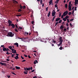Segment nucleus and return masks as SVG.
<instances>
[{"instance_id": "nucleus-1", "label": "nucleus", "mask_w": 78, "mask_h": 78, "mask_svg": "<svg viewBox=\"0 0 78 78\" xmlns=\"http://www.w3.org/2000/svg\"><path fill=\"white\" fill-rule=\"evenodd\" d=\"M14 35V34L12 33V32H9L8 33L7 36H10L11 37H12Z\"/></svg>"}, {"instance_id": "nucleus-2", "label": "nucleus", "mask_w": 78, "mask_h": 78, "mask_svg": "<svg viewBox=\"0 0 78 78\" xmlns=\"http://www.w3.org/2000/svg\"><path fill=\"white\" fill-rule=\"evenodd\" d=\"M62 37L61 36L59 38V41H60V44L61 45V44H62V42L63 41V39H62Z\"/></svg>"}, {"instance_id": "nucleus-3", "label": "nucleus", "mask_w": 78, "mask_h": 78, "mask_svg": "<svg viewBox=\"0 0 78 78\" xmlns=\"http://www.w3.org/2000/svg\"><path fill=\"white\" fill-rule=\"evenodd\" d=\"M8 23L9 24V27H10V26H11L12 23V22L10 20H8Z\"/></svg>"}, {"instance_id": "nucleus-4", "label": "nucleus", "mask_w": 78, "mask_h": 78, "mask_svg": "<svg viewBox=\"0 0 78 78\" xmlns=\"http://www.w3.org/2000/svg\"><path fill=\"white\" fill-rule=\"evenodd\" d=\"M68 11H65L63 12V16H66V15H67L68 14Z\"/></svg>"}, {"instance_id": "nucleus-5", "label": "nucleus", "mask_w": 78, "mask_h": 78, "mask_svg": "<svg viewBox=\"0 0 78 78\" xmlns=\"http://www.w3.org/2000/svg\"><path fill=\"white\" fill-rule=\"evenodd\" d=\"M12 52L13 53H16V50H15L14 48H12Z\"/></svg>"}, {"instance_id": "nucleus-6", "label": "nucleus", "mask_w": 78, "mask_h": 78, "mask_svg": "<svg viewBox=\"0 0 78 78\" xmlns=\"http://www.w3.org/2000/svg\"><path fill=\"white\" fill-rule=\"evenodd\" d=\"M16 53V56H15V59H18V58H19V57L18 56L19 54H18V53Z\"/></svg>"}, {"instance_id": "nucleus-7", "label": "nucleus", "mask_w": 78, "mask_h": 78, "mask_svg": "<svg viewBox=\"0 0 78 78\" xmlns=\"http://www.w3.org/2000/svg\"><path fill=\"white\" fill-rule=\"evenodd\" d=\"M55 13H56L55 11L54 10H53V11L52 12V16H54L55 14Z\"/></svg>"}, {"instance_id": "nucleus-8", "label": "nucleus", "mask_w": 78, "mask_h": 78, "mask_svg": "<svg viewBox=\"0 0 78 78\" xmlns=\"http://www.w3.org/2000/svg\"><path fill=\"white\" fill-rule=\"evenodd\" d=\"M60 19V17H58V18H56L55 19V21L56 22H58V21H59Z\"/></svg>"}, {"instance_id": "nucleus-9", "label": "nucleus", "mask_w": 78, "mask_h": 78, "mask_svg": "<svg viewBox=\"0 0 78 78\" xmlns=\"http://www.w3.org/2000/svg\"><path fill=\"white\" fill-rule=\"evenodd\" d=\"M6 48L5 46L4 45V48H3V50L4 51H6Z\"/></svg>"}, {"instance_id": "nucleus-10", "label": "nucleus", "mask_w": 78, "mask_h": 78, "mask_svg": "<svg viewBox=\"0 0 78 78\" xmlns=\"http://www.w3.org/2000/svg\"><path fill=\"white\" fill-rule=\"evenodd\" d=\"M11 26H12V28H15V25H14L13 23H11Z\"/></svg>"}, {"instance_id": "nucleus-11", "label": "nucleus", "mask_w": 78, "mask_h": 78, "mask_svg": "<svg viewBox=\"0 0 78 78\" xmlns=\"http://www.w3.org/2000/svg\"><path fill=\"white\" fill-rule=\"evenodd\" d=\"M69 11H70L72 10L71 6L69 5Z\"/></svg>"}, {"instance_id": "nucleus-12", "label": "nucleus", "mask_w": 78, "mask_h": 78, "mask_svg": "<svg viewBox=\"0 0 78 78\" xmlns=\"http://www.w3.org/2000/svg\"><path fill=\"white\" fill-rule=\"evenodd\" d=\"M14 44L16 45V46L17 47H19V44L18 43H17V42H16V43H14Z\"/></svg>"}, {"instance_id": "nucleus-13", "label": "nucleus", "mask_w": 78, "mask_h": 78, "mask_svg": "<svg viewBox=\"0 0 78 78\" xmlns=\"http://www.w3.org/2000/svg\"><path fill=\"white\" fill-rule=\"evenodd\" d=\"M0 64H2V65H5V66H6V63H2V62H0Z\"/></svg>"}, {"instance_id": "nucleus-14", "label": "nucleus", "mask_w": 78, "mask_h": 78, "mask_svg": "<svg viewBox=\"0 0 78 78\" xmlns=\"http://www.w3.org/2000/svg\"><path fill=\"white\" fill-rule=\"evenodd\" d=\"M60 29H63L64 28L63 25H61L60 27Z\"/></svg>"}, {"instance_id": "nucleus-15", "label": "nucleus", "mask_w": 78, "mask_h": 78, "mask_svg": "<svg viewBox=\"0 0 78 78\" xmlns=\"http://www.w3.org/2000/svg\"><path fill=\"white\" fill-rule=\"evenodd\" d=\"M77 4H78V3L77 2V0H75V5H77Z\"/></svg>"}, {"instance_id": "nucleus-16", "label": "nucleus", "mask_w": 78, "mask_h": 78, "mask_svg": "<svg viewBox=\"0 0 78 78\" xmlns=\"http://www.w3.org/2000/svg\"><path fill=\"white\" fill-rule=\"evenodd\" d=\"M8 47L9 48H10V49L11 50H12V46H9Z\"/></svg>"}, {"instance_id": "nucleus-17", "label": "nucleus", "mask_w": 78, "mask_h": 78, "mask_svg": "<svg viewBox=\"0 0 78 78\" xmlns=\"http://www.w3.org/2000/svg\"><path fill=\"white\" fill-rule=\"evenodd\" d=\"M15 67L16 69H20V67H19V66H15Z\"/></svg>"}, {"instance_id": "nucleus-18", "label": "nucleus", "mask_w": 78, "mask_h": 78, "mask_svg": "<svg viewBox=\"0 0 78 78\" xmlns=\"http://www.w3.org/2000/svg\"><path fill=\"white\" fill-rule=\"evenodd\" d=\"M50 13H51L50 11H49V12H48V17H49V16L50 15Z\"/></svg>"}, {"instance_id": "nucleus-19", "label": "nucleus", "mask_w": 78, "mask_h": 78, "mask_svg": "<svg viewBox=\"0 0 78 78\" xmlns=\"http://www.w3.org/2000/svg\"><path fill=\"white\" fill-rule=\"evenodd\" d=\"M59 49L60 50H62V49H64V47H62V46H61L59 48Z\"/></svg>"}, {"instance_id": "nucleus-20", "label": "nucleus", "mask_w": 78, "mask_h": 78, "mask_svg": "<svg viewBox=\"0 0 78 78\" xmlns=\"http://www.w3.org/2000/svg\"><path fill=\"white\" fill-rule=\"evenodd\" d=\"M62 20H63V21H66V17H65V18H63V19H62Z\"/></svg>"}, {"instance_id": "nucleus-21", "label": "nucleus", "mask_w": 78, "mask_h": 78, "mask_svg": "<svg viewBox=\"0 0 78 78\" xmlns=\"http://www.w3.org/2000/svg\"><path fill=\"white\" fill-rule=\"evenodd\" d=\"M36 62H38V61H37V60H35V61H34V63L36 64Z\"/></svg>"}, {"instance_id": "nucleus-22", "label": "nucleus", "mask_w": 78, "mask_h": 78, "mask_svg": "<svg viewBox=\"0 0 78 78\" xmlns=\"http://www.w3.org/2000/svg\"><path fill=\"white\" fill-rule=\"evenodd\" d=\"M21 39H22V41H23V40H24L25 39H27V37H26V38H20Z\"/></svg>"}, {"instance_id": "nucleus-23", "label": "nucleus", "mask_w": 78, "mask_h": 78, "mask_svg": "<svg viewBox=\"0 0 78 78\" xmlns=\"http://www.w3.org/2000/svg\"><path fill=\"white\" fill-rule=\"evenodd\" d=\"M69 17L68 16H66V19H67L68 18H69Z\"/></svg>"}, {"instance_id": "nucleus-24", "label": "nucleus", "mask_w": 78, "mask_h": 78, "mask_svg": "<svg viewBox=\"0 0 78 78\" xmlns=\"http://www.w3.org/2000/svg\"><path fill=\"white\" fill-rule=\"evenodd\" d=\"M26 70H27L28 71V70H30V68H27Z\"/></svg>"}, {"instance_id": "nucleus-25", "label": "nucleus", "mask_w": 78, "mask_h": 78, "mask_svg": "<svg viewBox=\"0 0 78 78\" xmlns=\"http://www.w3.org/2000/svg\"><path fill=\"white\" fill-rule=\"evenodd\" d=\"M20 9H21L23 8V6H22L21 5H20Z\"/></svg>"}, {"instance_id": "nucleus-26", "label": "nucleus", "mask_w": 78, "mask_h": 78, "mask_svg": "<svg viewBox=\"0 0 78 78\" xmlns=\"http://www.w3.org/2000/svg\"><path fill=\"white\" fill-rule=\"evenodd\" d=\"M67 6H68L67 4H66L65 5V7L66 8H67Z\"/></svg>"}, {"instance_id": "nucleus-27", "label": "nucleus", "mask_w": 78, "mask_h": 78, "mask_svg": "<svg viewBox=\"0 0 78 78\" xmlns=\"http://www.w3.org/2000/svg\"><path fill=\"white\" fill-rule=\"evenodd\" d=\"M62 21V20H60V19L59 20V22H58V23H61Z\"/></svg>"}, {"instance_id": "nucleus-28", "label": "nucleus", "mask_w": 78, "mask_h": 78, "mask_svg": "<svg viewBox=\"0 0 78 78\" xmlns=\"http://www.w3.org/2000/svg\"><path fill=\"white\" fill-rule=\"evenodd\" d=\"M40 2L41 5H42L43 2V1L42 0H41L40 1Z\"/></svg>"}, {"instance_id": "nucleus-29", "label": "nucleus", "mask_w": 78, "mask_h": 78, "mask_svg": "<svg viewBox=\"0 0 78 78\" xmlns=\"http://www.w3.org/2000/svg\"><path fill=\"white\" fill-rule=\"evenodd\" d=\"M22 11V9H18V12H20L21 11Z\"/></svg>"}, {"instance_id": "nucleus-30", "label": "nucleus", "mask_w": 78, "mask_h": 78, "mask_svg": "<svg viewBox=\"0 0 78 78\" xmlns=\"http://www.w3.org/2000/svg\"><path fill=\"white\" fill-rule=\"evenodd\" d=\"M67 22H68V23H69L70 21H69V19H68H68H67Z\"/></svg>"}, {"instance_id": "nucleus-31", "label": "nucleus", "mask_w": 78, "mask_h": 78, "mask_svg": "<svg viewBox=\"0 0 78 78\" xmlns=\"http://www.w3.org/2000/svg\"><path fill=\"white\" fill-rule=\"evenodd\" d=\"M14 30L15 31H16V32H18V30H17V29H16V28L15 30Z\"/></svg>"}, {"instance_id": "nucleus-32", "label": "nucleus", "mask_w": 78, "mask_h": 78, "mask_svg": "<svg viewBox=\"0 0 78 78\" xmlns=\"http://www.w3.org/2000/svg\"><path fill=\"white\" fill-rule=\"evenodd\" d=\"M71 2H69V6H71Z\"/></svg>"}, {"instance_id": "nucleus-33", "label": "nucleus", "mask_w": 78, "mask_h": 78, "mask_svg": "<svg viewBox=\"0 0 78 78\" xmlns=\"http://www.w3.org/2000/svg\"><path fill=\"white\" fill-rule=\"evenodd\" d=\"M64 14V13H63V15H62V16H61V18H62L63 19V17H64V16L63 15Z\"/></svg>"}, {"instance_id": "nucleus-34", "label": "nucleus", "mask_w": 78, "mask_h": 78, "mask_svg": "<svg viewBox=\"0 0 78 78\" xmlns=\"http://www.w3.org/2000/svg\"><path fill=\"white\" fill-rule=\"evenodd\" d=\"M24 73L25 74H28L27 73L26 71V72H25V71H24Z\"/></svg>"}, {"instance_id": "nucleus-35", "label": "nucleus", "mask_w": 78, "mask_h": 78, "mask_svg": "<svg viewBox=\"0 0 78 78\" xmlns=\"http://www.w3.org/2000/svg\"><path fill=\"white\" fill-rule=\"evenodd\" d=\"M13 1L14 2H16V3H18V2H17V1H16V0H13Z\"/></svg>"}, {"instance_id": "nucleus-36", "label": "nucleus", "mask_w": 78, "mask_h": 78, "mask_svg": "<svg viewBox=\"0 0 78 78\" xmlns=\"http://www.w3.org/2000/svg\"><path fill=\"white\" fill-rule=\"evenodd\" d=\"M66 30H66V28H64V31H65V32H66Z\"/></svg>"}, {"instance_id": "nucleus-37", "label": "nucleus", "mask_w": 78, "mask_h": 78, "mask_svg": "<svg viewBox=\"0 0 78 78\" xmlns=\"http://www.w3.org/2000/svg\"><path fill=\"white\" fill-rule=\"evenodd\" d=\"M1 47H3V48H4V45H1Z\"/></svg>"}, {"instance_id": "nucleus-38", "label": "nucleus", "mask_w": 78, "mask_h": 78, "mask_svg": "<svg viewBox=\"0 0 78 78\" xmlns=\"http://www.w3.org/2000/svg\"><path fill=\"white\" fill-rule=\"evenodd\" d=\"M6 54H7V55H9V54H10V53H9V51H7V52L6 53Z\"/></svg>"}, {"instance_id": "nucleus-39", "label": "nucleus", "mask_w": 78, "mask_h": 78, "mask_svg": "<svg viewBox=\"0 0 78 78\" xmlns=\"http://www.w3.org/2000/svg\"><path fill=\"white\" fill-rule=\"evenodd\" d=\"M25 8H26L25 6H23V9H25Z\"/></svg>"}, {"instance_id": "nucleus-40", "label": "nucleus", "mask_w": 78, "mask_h": 78, "mask_svg": "<svg viewBox=\"0 0 78 78\" xmlns=\"http://www.w3.org/2000/svg\"><path fill=\"white\" fill-rule=\"evenodd\" d=\"M74 9H73V11H72V14H74Z\"/></svg>"}, {"instance_id": "nucleus-41", "label": "nucleus", "mask_w": 78, "mask_h": 78, "mask_svg": "<svg viewBox=\"0 0 78 78\" xmlns=\"http://www.w3.org/2000/svg\"><path fill=\"white\" fill-rule=\"evenodd\" d=\"M26 60L25 59H23V60L22 61V62H24V61H26Z\"/></svg>"}, {"instance_id": "nucleus-42", "label": "nucleus", "mask_w": 78, "mask_h": 78, "mask_svg": "<svg viewBox=\"0 0 78 78\" xmlns=\"http://www.w3.org/2000/svg\"><path fill=\"white\" fill-rule=\"evenodd\" d=\"M69 15H71V12H69V14H68Z\"/></svg>"}, {"instance_id": "nucleus-43", "label": "nucleus", "mask_w": 78, "mask_h": 78, "mask_svg": "<svg viewBox=\"0 0 78 78\" xmlns=\"http://www.w3.org/2000/svg\"><path fill=\"white\" fill-rule=\"evenodd\" d=\"M19 28H20V29L21 30H22V29H23V27H19Z\"/></svg>"}, {"instance_id": "nucleus-44", "label": "nucleus", "mask_w": 78, "mask_h": 78, "mask_svg": "<svg viewBox=\"0 0 78 78\" xmlns=\"http://www.w3.org/2000/svg\"><path fill=\"white\" fill-rule=\"evenodd\" d=\"M74 10L76 11V6H75V7Z\"/></svg>"}, {"instance_id": "nucleus-45", "label": "nucleus", "mask_w": 78, "mask_h": 78, "mask_svg": "<svg viewBox=\"0 0 78 78\" xmlns=\"http://www.w3.org/2000/svg\"><path fill=\"white\" fill-rule=\"evenodd\" d=\"M66 26H67V27H68V26H69V25L68 23H66Z\"/></svg>"}, {"instance_id": "nucleus-46", "label": "nucleus", "mask_w": 78, "mask_h": 78, "mask_svg": "<svg viewBox=\"0 0 78 78\" xmlns=\"http://www.w3.org/2000/svg\"><path fill=\"white\" fill-rule=\"evenodd\" d=\"M15 26H16V28H17H17H18V26L17 25H16V24H15Z\"/></svg>"}, {"instance_id": "nucleus-47", "label": "nucleus", "mask_w": 78, "mask_h": 78, "mask_svg": "<svg viewBox=\"0 0 78 78\" xmlns=\"http://www.w3.org/2000/svg\"><path fill=\"white\" fill-rule=\"evenodd\" d=\"M21 58L23 59H24V57H23L22 56H21Z\"/></svg>"}, {"instance_id": "nucleus-48", "label": "nucleus", "mask_w": 78, "mask_h": 78, "mask_svg": "<svg viewBox=\"0 0 78 78\" xmlns=\"http://www.w3.org/2000/svg\"><path fill=\"white\" fill-rule=\"evenodd\" d=\"M74 19H70V21H73V20Z\"/></svg>"}, {"instance_id": "nucleus-49", "label": "nucleus", "mask_w": 78, "mask_h": 78, "mask_svg": "<svg viewBox=\"0 0 78 78\" xmlns=\"http://www.w3.org/2000/svg\"><path fill=\"white\" fill-rule=\"evenodd\" d=\"M21 16V14H20V15H16L17 16H18L19 17H20V16Z\"/></svg>"}, {"instance_id": "nucleus-50", "label": "nucleus", "mask_w": 78, "mask_h": 78, "mask_svg": "<svg viewBox=\"0 0 78 78\" xmlns=\"http://www.w3.org/2000/svg\"><path fill=\"white\" fill-rule=\"evenodd\" d=\"M48 7H47V8H46V10L47 11H48Z\"/></svg>"}, {"instance_id": "nucleus-51", "label": "nucleus", "mask_w": 78, "mask_h": 78, "mask_svg": "<svg viewBox=\"0 0 78 78\" xmlns=\"http://www.w3.org/2000/svg\"><path fill=\"white\" fill-rule=\"evenodd\" d=\"M61 13H60L59 14V17H61Z\"/></svg>"}, {"instance_id": "nucleus-52", "label": "nucleus", "mask_w": 78, "mask_h": 78, "mask_svg": "<svg viewBox=\"0 0 78 78\" xmlns=\"http://www.w3.org/2000/svg\"><path fill=\"white\" fill-rule=\"evenodd\" d=\"M62 25H65V22H63L62 23Z\"/></svg>"}, {"instance_id": "nucleus-53", "label": "nucleus", "mask_w": 78, "mask_h": 78, "mask_svg": "<svg viewBox=\"0 0 78 78\" xmlns=\"http://www.w3.org/2000/svg\"><path fill=\"white\" fill-rule=\"evenodd\" d=\"M59 0H57V3H58V2H59Z\"/></svg>"}, {"instance_id": "nucleus-54", "label": "nucleus", "mask_w": 78, "mask_h": 78, "mask_svg": "<svg viewBox=\"0 0 78 78\" xmlns=\"http://www.w3.org/2000/svg\"><path fill=\"white\" fill-rule=\"evenodd\" d=\"M24 56H25V57H27L28 56L27 55H24Z\"/></svg>"}, {"instance_id": "nucleus-55", "label": "nucleus", "mask_w": 78, "mask_h": 78, "mask_svg": "<svg viewBox=\"0 0 78 78\" xmlns=\"http://www.w3.org/2000/svg\"><path fill=\"white\" fill-rule=\"evenodd\" d=\"M57 6H58V5H57V4L55 5V7H57Z\"/></svg>"}, {"instance_id": "nucleus-56", "label": "nucleus", "mask_w": 78, "mask_h": 78, "mask_svg": "<svg viewBox=\"0 0 78 78\" xmlns=\"http://www.w3.org/2000/svg\"><path fill=\"white\" fill-rule=\"evenodd\" d=\"M14 54H12V56H11L12 57H14Z\"/></svg>"}, {"instance_id": "nucleus-57", "label": "nucleus", "mask_w": 78, "mask_h": 78, "mask_svg": "<svg viewBox=\"0 0 78 78\" xmlns=\"http://www.w3.org/2000/svg\"><path fill=\"white\" fill-rule=\"evenodd\" d=\"M34 70H35L34 69V70H32V71H31V72H34Z\"/></svg>"}, {"instance_id": "nucleus-58", "label": "nucleus", "mask_w": 78, "mask_h": 78, "mask_svg": "<svg viewBox=\"0 0 78 78\" xmlns=\"http://www.w3.org/2000/svg\"><path fill=\"white\" fill-rule=\"evenodd\" d=\"M28 57L29 58H31V56H30V55H28Z\"/></svg>"}, {"instance_id": "nucleus-59", "label": "nucleus", "mask_w": 78, "mask_h": 78, "mask_svg": "<svg viewBox=\"0 0 78 78\" xmlns=\"http://www.w3.org/2000/svg\"><path fill=\"white\" fill-rule=\"evenodd\" d=\"M52 2V0H50V2L51 4V3Z\"/></svg>"}, {"instance_id": "nucleus-60", "label": "nucleus", "mask_w": 78, "mask_h": 78, "mask_svg": "<svg viewBox=\"0 0 78 78\" xmlns=\"http://www.w3.org/2000/svg\"><path fill=\"white\" fill-rule=\"evenodd\" d=\"M70 25L71 26V27H72V23H70Z\"/></svg>"}, {"instance_id": "nucleus-61", "label": "nucleus", "mask_w": 78, "mask_h": 78, "mask_svg": "<svg viewBox=\"0 0 78 78\" xmlns=\"http://www.w3.org/2000/svg\"><path fill=\"white\" fill-rule=\"evenodd\" d=\"M7 77L8 78H9L10 77V76H7Z\"/></svg>"}, {"instance_id": "nucleus-62", "label": "nucleus", "mask_w": 78, "mask_h": 78, "mask_svg": "<svg viewBox=\"0 0 78 78\" xmlns=\"http://www.w3.org/2000/svg\"><path fill=\"white\" fill-rule=\"evenodd\" d=\"M34 21H32V24H34Z\"/></svg>"}, {"instance_id": "nucleus-63", "label": "nucleus", "mask_w": 78, "mask_h": 78, "mask_svg": "<svg viewBox=\"0 0 78 78\" xmlns=\"http://www.w3.org/2000/svg\"><path fill=\"white\" fill-rule=\"evenodd\" d=\"M24 70H26V71H27L26 68H24Z\"/></svg>"}, {"instance_id": "nucleus-64", "label": "nucleus", "mask_w": 78, "mask_h": 78, "mask_svg": "<svg viewBox=\"0 0 78 78\" xmlns=\"http://www.w3.org/2000/svg\"><path fill=\"white\" fill-rule=\"evenodd\" d=\"M33 78H37V77L35 76L34 77H33Z\"/></svg>"}]
</instances>
